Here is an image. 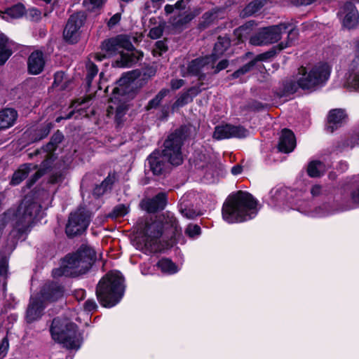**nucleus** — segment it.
<instances>
[{"instance_id":"f257e3e1","label":"nucleus","mask_w":359,"mask_h":359,"mask_svg":"<svg viewBox=\"0 0 359 359\" xmlns=\"http://www.w3.org/2000/svg\"><path fill=\"white\" fill-rule=\"evenodd\" d=\"M138 235L134 240L136 248L145 252L161 250L164 248H169L176 243H184L182 229L179 226L174 215L167 212L155 219L145 221L140 224Z\"/></svg>"},{"instance_id":"f03ea898","label":"nucleus","mask_w":359,"mask_h":359,"mask_svg":"<svg viewBox=\"0 0 359 359\" xmlns=\"http://www.w3.org/2000/svg\"><path fill=\"white\" fill-rule=\"evenodd\" d=\"M190 129L184 126L177 130L165 141L164 149L161 152L154 151L150 154L147 162L154 175H161L168 169L170 165H179L182 163L181 147Z\"/></svg>"},{"instance_id":"7ed1b4c3","label":"nucleus","mask_w":359,"mask_h":359,"mask_svg":"<svg viewBox=\"0 0 359 359\" xmlns=\"http://www.w3.org/2000/svg\"><path fill=\"white\" fill-rule=\"evenodd\" d=\"M330 72V67L325 62H319L309 67H301L294 79L285 84L284 91L280 96L292 94L299 88L313 90L321 87L328 81Z\"/></svg>"},{"instance_id":"20e7f679","label":"nucleus","mask_w":359,"mask_h":359,"mask_svg":"<svg viewBox=\"0 0 359 359\" xmlns=\"http://www.w3.org/2000/svg\"><path fill=\"white\" fill-rule=\"evenodd\" d=\"M257 212V201L249 193L242 191L230 196L222 207V218L229 224L251 219Z\"/></svg>"},{"instance_id":"39448f33","label":"nucleus","mask_w":359,"mask_h":359,"mask_svg":"<svg viewBox=\"0 0 359 359\" xmlns=\"http://www.w3.org/2000/svg\"><path fill=\"white\" fill-rule=\"evenodd\" d=\"M142 86L141 79L137 78L135 72H128L123 75L118 81L117 86L112 90L113 97L110 99L108 114L115 113L116 121L120 122L128 109L126 101L132 98L135 91Z\"/></svg>"},{"instance_id":"423d86ee","label":"nucleus","mask_w":359,"mask_h":359,"mask_svg":"<svg viewBox=\"0 0 359 359\" xmlns=\"http://www.w3.org/2000/svg\"><path fill=\"white\" fill-rule=\"evenodd\" d=\"M102 50L104 54H96L95 58L102 61L107 56L120 54V60L116 61L118 67H130L142 57V54L133 49V46L126 35H118L104 41Z\"/></svg>"},{"instance_id":"0eeeda50","label":"nucleus","mask_w":359,"mask_h":359,"mask_svg":"<svg viewBox=\"0 0 359 359\" xmlns=\"http://www.w3.org/2000/svg\"><path fill=\"white\" fill-rule=\"evenodd\" d=\"M95 256V252L91 248L82 245L76 252L67 256L61 266L53 271V275L54 277H58L86 273L92 266Z\"/></svg>"},{"instance_id":"6e6552de","label":"nucleus","mask_w":359,"mask_h":359,"mask_svg":"<svg viewBox=\"0 0 359 359\" xmlns=\"http://www.w3.org/2000/svg\"><path fill=\"white\" fill-rule=\"evenodd\" d=\"M125 291L124 279L118 271H110L99 282L96 294L104 307H112L122 299Z\"/></svg>"},{"instance_id":"1a4fd4ad","label":"nucleus","mask_w":359,"mask_h":359,"mask_svg":"<svg viewBox=\"0 0 359 359\" xmlns=\"http://www.w3.org/2000/svg\"><path fill=\"white\" fill-rule=\"evenodd\" d=\"M53 339L68 349L78 350L82 337L76 325L66 318H54L50 326Z\"/></svg>"},{"instance_id":"9d476101","label":"nucleus","mask_w":359,"mask_h":359,"mask_svg":"<svg viewBox=\"0 0 359 359\" xmlns=\"http://www.w3.org/2000/svg\"><path fill=\"white\" fill-rule=\"evenodd\" d=\"M63 287L56 283H46L41 290L40 294L32 297L26 314L28 323L39 320L43 315L45 302L56 301L63 296Z\"/></svg>"},{"instance_id":"9b49d317","label":"nucleus","mask_w":359,"mask_h":359,"mask_svg":"<svg viewBox=\"0 0 359 359\" xmlns=\"http://www.w3.org/2000/svg\"><path fill=\"white\" fill-rule=\"evenodd\" d=\"M290 25L284 22L277 25L264 27L251 36L250 43L254 46H264L277 42L281 39L283 33L286 32Z\"/></svg>"},{"instance_id":"f8f14e48","label":"nucleus","mask_w":359,"mask_h":359,"mask_svg":"<svg viewBox=\"0 0 359 359\" xmlns=\"http://www.w3.org/2000/svg\"><path fill=\"white\" fill-rule=\"evenodd\" d=\"M90 214L83 208L72 212L66 226V233L74 236L84 231L90 224Z\"/></svg>"},{"instance_id":"ddd939ff","label":"nucleus","mask_w":359,"mask_h":359,"mask_svg":"<svg viewBox=\"0 0 359 359\" xmlns=\"http://www.w3.org/2000/svg\"><path fill=\"white\" fill-rule=\"evenodd\" d=\"M86 15L83 12L72 15L64 30V38L69 43H76L81 34V28L85 23Z\"/></svg>"},{"instance_id":"4468645a","label":"nucleus","mask_w":359,"mask_h":359,"mask_svg":"<svg viewBox=\"0 0 359 359\" xmlns=\"http://www.w3.org/2000/svg\"><path fill=\"white\" fill-rule=\"evenodd\" d=\"M249 134V131L243 126L226 124L217 126L213 137L218 140L231 137L243 138L248 136Z\"/></svg>"},{"instance_id":"2eb2a0df","label":"nucleus","mask_w":359,"mask_h":359,"mask_svg":"<svg viewBox=\"0 0 359 359\" xmlns=\"http://www.w3.org/2000/svg\"><path fill=\"white\" fill-rule=\"evenodd\" d=\"M339 15L343 20V25L348 29L355 27L358 22L359 15L355 5L351 2H347L341 8Z\"/></svg>"},{"instance_id":"dca6fc26","label":"nucleus","mask_w":359,"mask_h":359,"mask_svg":"<svg viewBox=\"0 0 359 359\" xmlns=\"http://www.w3.org/2000/svg\"><path fill=\"white\" fill-rule=\"evenodd\" d=\"M359 62L353 60L344 76L343 86L350 91L359 92Z\"/></svg>"},{"instance_id":"f3484780","label":"nucleus","mask_w":359,"mask_h":359,"mask_svg":"<svg viewBox=\"0 0 359 359\" xmlns=\"http://www.w3.org/2000/svg\"><path fill=\"white\" fill-rule=\"evenodd\" d=\"M214 63L209 56L195 59L189 63L187 73L183 75H200L202 72L214 68Z\"/></svg>"},{"instance_id":"a211bd4d","label":"nucleus","mask_w":359,"mask_h":359,"mask_svg":"<svg viewBox=\"0 0 359 359\" xmlns=\"http://www.w3.org/2000/svg\"><path fill=\"white\" fill-rule=\"evenodd\" d=\"M167 203V196L165 193H159L152 198L144 199L141 202V207L148 212H154L163 210Z\"/></svg>"},{"instance_id":"6ab92c4d","label":"nucleus","mask_w":359,"mask_h":359,"mask_svg":"<svg viewBox=\"0 0 359 359\" xmlns=\"http://www.w3.org/2000/svg\"><path fill=\"white\" fill-rule=\"evenodd\" d=\"M45 64L46 60L43 53L39 50L34 51L27 60L28 72L31 74H39L43 71Z\"/></svg>"},{"instance_id":"aec40b11","label":"nucleus","mask_w":359,"mask_h":359,"mask_svg":"<svg viewBox=\"0 0 359 359\" xmlns=\"http://www.w3.org/2000/svg\"><path fill=\"white\" fill-rule=\"evenodd\" d=\"M296 147V139L294 133L288 129H283L280 136L278 149L284 153H290Z\"/></svg>"},{"instance_id":"412c9836","label":"nucleus","mask_w":359,"mask_h":359,"mask_svg":"<svg viewBox=\"0 0 359 359\" xmlns=\"http://www.w3.org/2000/svg\"><path fill=\"white\" fill-rule=\"evenodd\" d=\"M347 115L344 109H335L329 112L327 116V130L332 133L341 127L346 121Z\"/></svg>"},{"instance_id":"4be33fe9","label":"nucleus","mask_w":359,"mask_h":359,"mask_svg":"<svg viewBox=\"0 0 359 359\" xmlns=\"http://www.w3.org/2000/svg\"><path fill=\"white\" fill-rule=\"evenodd\" d=\"M198 14L199 11L198 10L194 11H184L183 13H181L180 10L171 19V24L176 28H181L189 23Z\"/></svg>"},{"instance_id":"5701e85b","label":"nucleus","mask_w":359,"mask_h":359,"mask_svg":"<svg viewBox=\"0 0 359 359\" xmlns=\"http://www.w3.org/2000/svg\"><path fill=\"white\" fill-rule=\"evenodd\" d=\"M18 117V113L13 109L6 108L0 111V130L12 127Z\"/></svg>"},{"instance_id":"b1692460","label":"nucleus","mask_w":359,"mask_h":359,"mask_svg":"<svg viewBox=\"0 0 359 359\" xmlns=\"http://www.w3.org/2000/svg\"><path fill=\"white\" fill-rule=\"evenodd\" d=\"M296 204L297 205V209L299 212L307 214L311 217H324L330 214L329 210H327V205H324L323 207H319L316 208L313 211H308L307 205L308 203L306 201H302L299 199H297Z\"/></svg>"},{"instance_id":"393cba45","label":"nucleus","mask_w":359,"mask_h":359,"mask_svg":"<svg viewBox=\"0 0 359 359\" xmlns=\"http://www.w3.org/2000/svg\"><path fill=\"white\" fill-rule=\"evenodd\" d=\"M36 168L37 165L32 163H26L21 165L19 169L14 172L11 184L12 185L19 184L31 171L35 170Z\"/></svg>"},{"instance_id":"a878e982","label":"nucleus","mask_w":359,"mask_h":359,"mask_svg":"<svg viewBox=\"0 0 359 359\" xmlns=\"http://www.w3.org/2000/svg\"><path fill=\"white\" fill-rule=\"evenodd\" d=\"M287 194V189L286 188L282 186H276L269 191L268 203L275 206L286 200Z\"/></svg>"},{"instance_id":"bb28decb","label":"nucleus","mask_w":359,"mask_h":359,"mask_svg":"<svg viewBox=\"0 0 359 359\" xmlns=\"http://www.w3.org/2000/svg\"><path fill=\"white\" fill-rule=\"evenodd\" d=\"M13 43L4 34H0V65H4L12 54Z\"/></svg>"},{"instance_id":"cd10ccee","label":"nucleus","mask_w":359,"mask_h":359,"mask_svg":"<svg viewBox=\"0 0 359 359\" xmlns=\"http://www.w3.org/2000/svg\"><path fill=\"white\" fill-rule=\"evenodd\" d=\"M25 11V8L22 4H16L7 8L5 11H0V17L4 20L9 21L13 19H18L22 17Z\"/></svg>"},{"instance_id":"c85d7f7f","label":"nucleus","mask_w":359,"mask_h":359,"mask_svg":"<svg viewBox=\"0 0 359 359\" xmlns=\"http://www.w3.org/2000/svg\"><path fill=\"white\" fill-rule=\"evenodd\" d=\"M229 46L230 40L229 38L219 36L215 45L212 54L209 56L211 57L212 62H215L229 47Z\"/></svg>"},{"instance_id":"c756f323","label":"nucleus","mask_w":359,"mask_h":359,"mask_svg":"<svg viewBox=\"0 0 359 359\" xmlns=\"http://www.w3.org/2000/svg\"><path fill=\"white\" fill-rule=\"evenodd\" d=\"M199 90L197 88L193 87L189 88L187 92L182 93L175 101L172 105V109L182 107L192 100V96H195L198 93Z\"/></svg>"},{"instance_id":"7c9ffc66","label":"nucleus","mask_w":359,"mask_h":359,"mask_svg":"<svg viewBox=\"0 0 359 359\" xmlns=\"http://www.w3.org/2000/svg\"><path fill=\"white\" fill-rule=\"evenodd\" d=\"M116 180L115 173H109L107 177L102 182L101 184L97 185L93 190V195L100 196L104 194L108 189H110L112 184Z\"/></svg>"},{"instance_id":"2f4dec72","label":"nucleus","mask_w":359,"mask_h":359,"mask_svg":"<svg viewBox=\"0 0 359 359\" xmlns=\"http://www.w3.org/2000/svg\"><path fill=\"white\" fill-rule=\"evenodd\" d=\"M191 194L184 195L180 199V211L182 215L188 219H194L200 214L195 211L193 208L189 207L187 201Z\"/></svg>"},{"instance_id":"473e14b6","label":"nucleus","mask_w":359,"mask_h":359,"mask_svg":"<svg viewBox=\"0 0 359 359\" xmlns=\"http://www.w3.org/2000/svg\"><path fill=\"white\" fill-rule=\"evenodd\" d=\"M254 25L253 21H249L234 31V36L237 38L238 42H243L250 36Z\"/></svg>"},{"instance_id":"72a5a7b5","label":"nucleus","mask_w":359,"mask_h":359,"mask_svg":"<svg viewBox=\"0 0 359 359\" xmlns=\"http://www.w3.org/2000/svg\"><path fill=\"white\" fill-rule=\"evenodd\" d=\"M157 266L163 273L167 274H174L180 270V268L174 262L167 258L160 259L157 263Z\"/></svg>"},{"instance_id":"f704fd0d","label":"nucleus","mask_w":359,"mask_h":359,"mask_svg":"<svg viewBox=\"0 0 359 359\" xmlns=\"http://www.w3.org/2000/svg\"><path fill=\"white\" fill-rule=\"evenodd\" d=\"M327 166L322 161H314L309 163L308 174L312 177L320 176L327 169Z\"/></svg>"},{"instance_id":"c9c22d12","label":"nucleus","mask_w":359,"mask_h":359,"mask_svg":"<svg viewBox=\"0 0 359 359\" xmlns=\"http://www.w3.org/2000/svg\"><path fill=\"white\" fill-rule=\"evenodd\" d=\"M264 5V0H255L250 3L243 11V16L251 15L257 13Z\"/></svg>"},{"instance_id":"e433bc0d","label":"nucleus","mask_w":359,"mask_h":359,"mask_svg":"<svg viewBox=\"0 0 359 359\" xmlns=\"http://www.w3.org/2000/svg\"><path fill=\"white\" fill-rule=\"evenodd\" d=\"M264 58V55H259L257 56V59L255 60H252L246 65H243L239 69L233 72L231 75L233 79L239 78L241 76L245 74L248 72L255 65L257 60H262Z\"/></svg>"},{"instance_id":"4c0bfd02","label":"nucleus","mask_w":359,"mask_h":359,"mask_svg":"<svg viewBox=\"0 0 359 359\" xmlns=\"http://www.w3.org/2000/svg\"><path fill=\"white\" fill-rule=\"evenodd\" d=\"M168 93L169 90L168 89H162L161 90H160V92L156 95V97L149 102V103L146 106V109L150 110L156 108L160 104L162 100L167 95Z\"/></svg>"},{"instance_id":"58836bf2","label":"nucleus","mask_w":359,"mask_h":359,"mask_svg":"<svg viewBox=\"0 0 359 359\" xmlns=\"http://www.w3.org/2000/svg\"><path fill=\"white\" fill-rule=\"evenodd\" d=\"M290 26L288 27V29L286 30L288 31L287 34V41L286 43H283V42L280 43L278 46L280 50H283L287 46H290L293 41L297 38L298 36V32L296 29H294L292 25L290 23H288Z\"/></svg>"},{"instance_id":"ea45409f","label":"nucleus","mask_w":359,"mask_h":359,"mask_svg":"<svg viewBox=\"0 0 359 359\" xmlns=\"http://www.w3.org/2000/svg\"><path fill=\"white\" fill-rule=\"evenodd\" d=\"M67 81L65 74L62 72H58L55 74L53 86L59 88L60 90H65L67 88Z\"/></svg>"},{"instance_id":"a19ab883","label":"nucleus","mask_w":359,"mask_h":359,"mask_svg":"<svg viewBox=\"0 0 359 359\" xmlns=\"http://www.w3.org/2000/svg\"><path fill=\"white\" fill-rule=\"evenodd\" d=\"M62 139H63V135H62V133H60L59 131L55 133L52 136L49 144L46 145V151L47 152L53 151L56 149L57 145L62 142Z\"/></svg>"},{"instance_id":"79ce46f5","label":"nucleus","mask_w":359,"mask_h":359,"mask_svg":"<svg viewBox=\"0 0 359 359\" xmlns=\"http://www.w3.org/2000/svg\"><path fill=\"white\" fill-rule=\"evenodd\" d=\"M87 75L86 83L88 87L90 86L91 81L98 72L97 67L92 62L88 61L86 64Z\"/></svg>"},{"instance_id":"37998d69","label":"nucleus","mask_w":359,"mask_h":359,"mask_svg":"<svg viewBox=\"0 0 359 359\" xmlns=\"http://www.w3.org/2000/svg\"><path fill=\"white\" fill-rule=\"evenodd\" d=\"M185 8V2L184 0H180L177 1V3L175 4V6L172 5H166L165 6V11L168 13H175V15L176 13L181 10L184 9Z\"/></svg>"},{"instance_id":"c03bdc74","label":"nucleus","mask_w":359,"mask_h":359,"mask_svg":"<svg viewBox=\"0 0 359 359\" xmlns=\"http://www.w3.org/2000/svg\"><path fill=\"white\" fill-rule=\"evenodd\" d=\"M9 342L6 337L2 339L0 343V359L4 358L8 351Z\"/></svg>"},{"instance_id":"a18cd8bd","label":"nucleus","mask_w":359,"mask_h":359,"mask_svg":"<svg viewBox=\"0 0 359 359\" xmlns=\"http://www.w3.org/2000/svg\"><path fill=\"white\" fill-rule=\"evenodd\" d=\"M128 212V208L125 205H118L114 208L112 216L114 217H123Z\"/></svg>"},{"instance_id":"49530a36","label":"nucleus","mask_w":359,"mask_h":359,"mask_svg":"<svg viewBox=\"0 0 359 359\" xmlns=\"http://www.w3.org/2000/svg\"><path fill=\"white\" fill-rule=\"evenodd\" d=\"M186 233L190 237H194L201 233V228L196 224H189L185 231Z\"/></svg>"},{"instance_id":"de8ad7c7","label":"nucleus","mask_w":359,"mask_h":359,"mask_svg":"<svg viewBox=\"0 0 359 359\" xmlns=\"http://www.w3.org/2000/svg\"><path fill=\"white\" fill-rule=\"evenodd\" d=\"M8 271V257L0 255V276H6Z\"/></svg>"},{"instance_id":"09e8293b","label":"nucleus","mask_w":359,"mask_h":359,"mask_svg":"<svg viewBox=\"0 0 359 359\" xmlns=\"http://www.w3.org/2000/svg\"><path fill=\"white\" fill-rule=\"evenodd\" d=\"M163 34V28L161 26L153 27L150 29L149 36L153 39H158Z\"/></svg>"},{"instance_id":"8fccbe9b","label":"nucleus","mask_w":359,"mask_h":359,"mask_svg":"<svg viewBox=\"0 0 359 359\" xmlns=\"http://www.w3.org/2000/svg\"><path fill=\"white\" fill-rule=\"evenodd\" d=\"M167 47L165 44V43L162 41H158L156 43V48L154 50V55H161L163 52L166 51Z\"/></svg>"},{"instance_id":"3c124183","label":"nucleus","mask_w":359,"mask_h":359,"mask_svg":"<svg viewBox=\"0 0 359 359\" xmlns=\"http://www.w3.org/2000/svg\"><path fill=\"white\" fill-rule=\"evenodd\" d=\"M104 0H84L83 4L88 7V9L99 7L103 4Z\"/></svg>"},{"instance_id":"603ef678","label":"nucleus","mask_w":359,"mask_h":359,"mask_svg":"<svg viewBox=\"0 0 359 359\" xmlns=\"http://www.w3.org/2000/svg\"><path fill=\"white\" fill-rule=\"evenodd\" d=\"M97 308V305L95 300L88 299L84 304V310L88 312L95 311Z\"/></svg>"},{"instance_id":"864d4df0","label":"nucleus","mask_w":359,"mask_h":359,"mask_svg":"<svg viewBox=\"0 0 359 359\" xmlns=\"http://www.w3.org/2000/svg\"><path fill=\"white\" fill-rule=\"evenodd\" d=\"M323 192L324 190L323 187L318 184L313 185L311 189V194L313 197L319 196L323 194Z\"/></svg>"},{"instance_id":"5fc2aeb1","label":"nucleus","mask_w":359,"mask_h":359,"mask_svg":"<svg viewBox=\"0 0 359 359\" xmlns=\"http://www.w3.org/2000/svg\"><path fill=\"white\" fill-rule=\"evenodd\" d=\"M121 20V14L120 13H116L114 14L109 20L108 22V27L111 28L114 27L118 23V22Z\"/></svg>"},{"instance_id":"6e6d98bb","label":"nucleus","mask_w":359,"mask_h":359,"mask_svg":"<svg viewBox=\"0 0 359 359\" xmlns=\"http://www.w3.org/2000/svg\"><path fill=\"white\" fill-rule=\"evenodd\" d=\"M184 84L182 79H172L170 82L171 88L173 90H177L181 88Z\"/></svg>"},{"instance_id":"4d7b16f0","label":"nucleus","mask_w":359,"mask_h":359,"mask_svg":"<svg viewBox=\"0 0 359 359\" xmlns=\"http://www.w3.org/2000/svg\"><path fill=\"white\" fill-rule=\"evenodd\" d=\"M29 15L34 20H38L41 16V12L36 8H31L29 11Z\"/></svg>"},{"instance_id":"13d9d810","label":"nucleus","mask_w":359,"mask_h":359,"mask_svg":"<svg viewBox=\"0 0 359 359\" xmlns=\"http://www.w3.org/2000/svg\"><path fill=\"white\" fill-rule=\"evenodd\" d=\"M228 64L229 63H228V61L226 60H223L220 61L217 64V67L215 68V73H217L219 71L226 69L228 67Z\"/></svg>"},{"instance_id":"bf43d9fd","label":"nucleus","mask_w":359,"mask_h":359,"mask_svg":"<svg viewBox=\"0 0 359 359\" xmlns=\"http://www.w3.org/2000/svg\"><path fill=\"white\" fill-rule=\"evenodd\" d=\"M353 203L359 205V187L351 193Z\"/></svg>"},{"instance_id":"052dcab7","label":"nucleus","mask_w":359,"mask_h":359,"mask_svg":"<svg viewBox=\"0 0 359 359\" xmlns=\"http://www.w3.org/2000/svg\"><path fill=\"white\" fill-rule=\"evenodd\" d=\"M43 172L40 170H37L36 171H35L33 179L31 180V182L29 183V185L31 186L32 184H33L39 177H41L43 175Z\"/></svg>"},{"instance_id":"680f3d73","label":"nucleus","mask_w":359,"mask_h":359,"mask_svg":"<svg viewBox=\"0 0 359 359\" xmlns=\"http://www.w3.org/2000/svg\"><path fill=\"white\" fill-rule=\"evenodd\" d=\"M315 1L316 0H292V1L297 5H309Z\"/></svg>"},{"instance_id":"e2e57ef3","label":"nucleus","mask_w":359,"mask_h":359,"mask_svg":"<svg viewBox=\"0 0 359 359\" xmlns=\"http://www.w3.org/2000/svg\"><path fill=\"white\" fill-rule=\"evenodd\" d=\"M352 146L359 144V130L355 132L351 137Z\"/></svg>"},{"instance_id":"0e129e2a","label":"nucleus","mask_w":359,"mask_h":359,"mask_svg":"<svg viewBox=\"0 0 359 359\" xmlns=\"http://www.w3.org/2000/svg\"><path fill=\"white\" fill-rule=\"evenodd\" d=\"M241 172H242V167L241 165H234L231 168V173L233 175H239V174L241 173Z\"/></svg>"},{"instance_id":"69168bd1","label":"nucleus","mask_w":359,"mask_h":359,"mask_svg":"<svg viewBox=\"0 0 359 359\" xmlns=\"http://www.w3.org/2000/svg\"><path fill=\"white\" fill-rule=\"evenodd\" d=\"M355 58L353 60L359 62V40L356 42L355 46Z\"/></svg>"},{"instance_id":"338daca9","label":"nucleus","mask_w":359,"mask_h":359,"mask_svg":"<svg viewBox=\"0 0 359 359\" xmlns=\"http://www.w3.org/2000/svg\"><path fill=\"white\" fill-rule=\"evenodd\" d=\"M340 169L342 172L345 171L348 168V164L346 162H341L339 163Z\"/></svg>"},{"instance_id":"774afa93","label":"nucleus","mask_w":359,"mask_h":359,"mask_svg":"<svg viewBox=\"0 0 359 359\" xmlns=\"http://www.w3.org/2000/svg\"><path fill=\"white\" fill-rule=\"evenodd\" d=\"M203 18L205 19H208L209 18H211V19H213V14L212 13H205L203 15Z\"/></svg>"}]
</instances>
